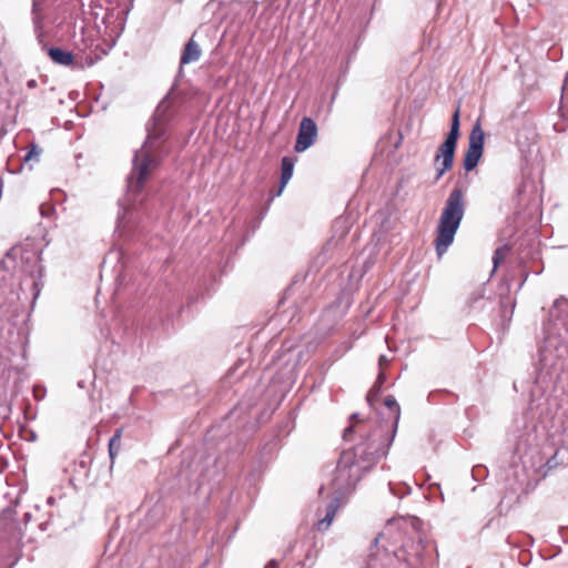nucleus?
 <instances>
[{"label": "nucleus", "instance_id": "1", "mask_svg": "<svg viewBox=\"0 0 568 568\" xmlns=\"http://www.w3.org/2000/svg\"><path fill=\"white\" fill-rule=\"evenodd\" d=\"M361 437L365 440L353 449L342 453L338 460L333 487L336 493L344 494L355 487L363 474L369 470L381 456L379 445L369 435L359 428Z\"/></svg>", "mask_w": 568, "mask_h": 568}, {"label": "nucleus", "instance_id": "2", "mask_svg": "<svg viewBox=\"0 0 568 568\" xmlns=\"http://www.w3.org/2000/svg\"><path fill=\"white\" fill-rule=\"evenodd\" d=\"M465 213L464 193L460 189H454L446 200L445 207L440 214L437 235L435 239L436 251L442 256L452 245L455 234L460 225Z\"/></svg>", "mask_w": 568, "mask_h": 568}, {"label": "nucleus", "instance_id": "3", "mask_svg": "<svg viewBox=\"0 0 568 568\" xmlns=\"http://www.w3.org/2000/svg\"><path fill=\"white\" fill-rule=\"evenodd\" d=\"M160 131L149 132L148 139L140 150L135 152L133 169L128 180L129 194L138 193L149 178L151 171L156 166L155 139Z\"/></svg>", "mask_w": 568, "mask_h": 568}, {"label": "nucleus", "instance_id": "4", "mask_svg": "<svg viewBox=\"0 0 568 568\" xmlns=\"http://www.w3.org/2000/svg\"><path fill=\"white\" fill-rule=\"evenodd\" d=\"M459 108L453 114L450 131L446 136V140L437 150L435 162L442 159L440 166L437 168V179H439L446 171L450 170L454 163L455 150L457 145V140L459 136Z\"/></svg>", "mask_w": 568, "mask_h": 568}, {"label": "nucleus", "instance_id": "5", "mask_svg": "<svg viewBox=\"0 0 568 568\" xmlns=\"http://www.w3.org/2000/svg\"><path fill=\"white\" fill-rule=\"evenodd\" d=\"M484 140H485V133L481 129L479 121H477L471 129V132L469 135L468 149L464 156L463 165L466 171H471L477 166V164L483 155Z\"/></svg>", "mask_w": 568, "mask_h": 568}, {"label": "nucleus", "instance_id": "6", "mask_svg": "<svg viewBox=\"0 0 568 568\" xmlns=\"http://www.w3.org/2000/svg\"><path fill=\"white\" fill-rule=\"evenodd\" d=\"M394 555L407 562L410 568H420L424 562L425 545L422 539L417 542L406 541L402 544L399 549H393Z\"/></svg>", "mask_w": 568, "mask_h": 568}, {"label": "nucleus", "instance_id": "7", "mask_svg": "<svg viewBox=\"0 0 568 568\" xmlns=\"http://www.w3.org/2000/svg\"><path fill=\"white\" fill-rule=\"evenodd\" d=\"M317 136V125L311 118H303L295 143V151L301 153L312 146Z\"/></svg>", "mask_w": 568, "mask_h": 568}, {"label": "nucleus", "instance_id": "8", "mask_svg": "<svg viewBox=\"0 0 568 568\" xmlns=\"http://www.w3.org/2000/svg\"><path fill=\"white\" fill-rule=\"evenodd\" d=\"M560 355L558 354L557 339L554 337H547L545 345L539 351V366L541 371H549L556 368L559 362Z\"/></svg>", "mask_w": 568, "mask_h": 568}, {"label": "nucleus", "instance_id": "9", "mask_svg": "<svg viewBox=\"0 0 568 568\" xmlns=\"http://www.w3.org/2000/svg\"><path fill=\"white\" fill-rule=\"evenodd\" d=\"M407 525V520L405 519H394L387 523L384 530L374 539L375 544H378L381 539H389V545L384 546L386 550H390V547H395L399 541H402V532L404 526Z\"/></svg>", "mask_w": 568, "mask_h": 568}, {"label": "nucleus", "instance_id": "10", "mask_svg": "<svg viewBox=\"0 0 568 568\" xmlns=\"http://www.w3.org/2000/svg\"><path fill=\"white\" fill-rule=\"evenodd\" d=\"M202 54L200 44L194 40V36L186 42L182 55L181 65L196 62Z\"/></svg>", "mask_w": 568, "mask_h": 568}, {"label": "nucleus", "instance_id": "11", "mask_svg": "<svg viewBox=\"0 0 568 568\" xmlns=\"http://www.w3.org/2000/svg\"><path fill=\"white\" fill-rule=\"evenodd\" d=\"M134 221L135 219L132 209L126 205H122V209L118 214L115 233L119 234V236H124L126 230L134 223Z\"/></svg>", "mask_w": 568, "mask_h": 568}, {"label": "nucleus", "instance_id": "12", "mask_svg": "<svg viewBox=\"0 0 568 568\" xmlns=\"http://www.w3.org/2000/svg\"><path fill=\"white\" fill-rule=\"evenodd\" d=\"M48 54L50 59L59 65L70 67L74 62V55L70 51L63 50L61 48H49Z\"/></svg>", "mask_w": 568, "mask_h": 568}, {"label": "nucleus", "instance_id": "13", "mask_svg": "<svg viewBox=\"0 0 568 568\" xmlns=\"http://www.w3.org/2000/svg\"><path fill=\"white\" fill-rule=\"evenodd\" d=\"M339 508V499L336 497L334 498L326 507L325 516L318 520L317 523V529L321 531H325L329 528L332 525L335 515Z\"/></svg>", "mask_w": 568, "mask_h": 568}, {"label": "nucleus", "instance_id": "14", "mask_svg": "<svg viewBox=\"0 0 568 568\" xmlns=\"http://www.w3.org/2000/svg\"><path fill=\"white\" fill-rule=\"evenodd\" d=\"M294 163L290 158H283L282 160V174H281V187L277 192V195L282 193L285 185L288 183L293 175Z\"/></svg>", "mask_w": 568, "mask_h": 568}, {"label": "nucleus", "instance_id": "15", "mask_svg": "<svg viewBox=\"0 0 568 568\" xmlns=\"http://www.w3.org/2000/svg\"><path fill=\"white\" fill-rule=\"evenodd\" d=\"M121 435H122V430L118 429L109 442V454H110V458L112 462H113L115 455L120 452Z\"/></svg>", "mask_w": 568, "mask_h": 568}, {"label": "nucleus", "instance_id": "16", "mask_svg": "<svg viewBox=\"0 0 568 568\" xmlns=\"http://www.w3.org/2000/svg\"><path fill=\"white\" fill-rule=\"evenodd\" d=\"M509 250L510 248L508 245H503L495 251L494 256H493L494 271L497 268L499 263L505 260Z\"/></svg>", "mask_w": 568, "mask_h": 568}, {"label": "nucleus", "instance_id": "17", "mask_svg": "<svg viewBox=\"0 0 568 568\" xmlns=\"http://www.w3.org/2000/svg\"><path fill=\"white\" fill-rule=\"evenodd\" d=\"M384 405L388 409L394 412V423H395V426H396L397 423H398V418H399V405L397 404L396 399L393 396H387L385 398V400H384Z\"/></svg>", "mask_w": 568, "mask_h": 568}, {"label": "nucleus", "instance_id": "18", "mask_svg": "<svg viewBox=\"0 0 568 568\" xmlns=\"http://www.w3.org/2000/svg\"><path fill=\"white\" fill-rule=\"evenodd\" d=\"M40 153H41V150L38 146L32 145L31 150L26 154L24 161H27V162L31 161V160L39 161Z\"/></svg>", "mask_w": 568, "mask_h": 568}, {"label": "nucleus", "instance_id": "19", "mask_svg": "<svg viewBox=\"0 0 568 568\" xmlns=\"http://www.w3.org/2000/svg\"><path fill=\"white\" fill-rule=\"evenodd\" d=\"M561 103H568V71L562 85Z\"/></svg>", "mask_w": 568, "mask_h": 568}, {"label": "nucleus", "instance_id": "20", "mask_svg": "<svg viewBox=\"0 0 568 568\" xmlns=\"http://www.w3.org/2000/svg\"><path fill=\"white\" fill-rule=\"evenodd\" d=\"M378 392H379L378 387H377V388H376V387H373V388L368 392V394H367V400H368V403H369V404H372V403H373V400L376 398V396H377Z\"/></svg>", "mask_w": 568, "mask_h": 568}, {"label": "nucleus", "instance_id": "21", "mask_svg": "<svg viewBox=\"0 0 568 568\" xmlns=\"http://www.w3.org/2000/svg\"><path fill=\"white\" fill-rule=\"evenodd\" d=\"M561 306H566L568 307V301L564 297H560V298H557L554 303V310L558 308V307H561Z\"/></svg>", "mask_w": 568, "mask_h": 568}, {"label": "nucleus", "instance_id": "22", "mask_svg": "<svg viewBox=\"0 0 568 568\" xmlns=\"http://www.w3.org/2000/svg\"><path fill=\"white\" fill-rule=\"evenodd\" d=\"M355 426H356L355 424H352L351 426L345 428L344 434H343L344 439L349 438L351 434L355 432Z\"/></svg>", "mask_w": 568, "mask_h": 568}, {"label": "nucleus", "instance_id": "23", "mask_svg": "<svg viewBox=\"0 0 568 568\" xmlns=\"http://www.w3.org/2000/svg\"><path fill=\"white\" fill-rule=\"evenodd\" d=\"M383 382H384V374L381 372L378 374L377 382L375 383V385L373 387L379 388L381 385L383 384Z\"/></svg>", "mask_w": 568, "mask_h": 568}, {"label": "nucleus", "instance_id": "24", "mask_svg": "<svg viewBox=\"0 0 568 568\" xmlns=\"http://www.w3.org/2000/svg\"><path fill=\"white\" fill-rule=\"evenodd\" d=\"M37 85H38V83H37V81H36V80H33V79H32V80H29V81L27 82V87H28L29 89H34V88H37Z\"/></svg>", "mask_w": 568, "mask_h": 568}, {"label": "nucleus", "instance_id": "25", "mask_svg": "<svg viewBox=\"0 0 568 568\" xmlns=\"http://www.w3.org/2000/svg\"><path fill=\"white\" fill-rule=\"evenodd\" d=\"M266 568H278V562L276 560H271Z\"/></svg>", "mask_w": 568, "mask_h": 568}, {"label": "nucleus", "instance_id": "26", "mask_svg": "<svg viewBox=\"0 0 568 568\" xmlns=\"http://www.w3.org/2000/svg\"><path fill=\"white\" fill-rule=\"evenodd\" d=\"M384 363H387V358H386V356H385V355H381V356H379V366H383V365H384Z\"/></svg>", "mask_w": 568, "mask_h": 568}, {"label": "nucleus", "instance_id": "27", "mask_svg": "<svg viewBox=\"0 0 568 568\" xmlns=\"http://www.w3.org/2000/svg\"><path fill=\"white\" fill-rule=\"evenodd\" d=\"M351 419H352V420H356V423H359V420H358V415H357V414H353V415L351 416Z\"/></svg>", "mask_w": 568, "mask_h": 568}, {"label": "nucleus", "instance_id": "28", "mask_svg": "<svg viewBox=\"0 0 568 568\" xmlns=\"http://www.w3.org/2000/svg\"><path fill=\"white\" fill-rule=\"evenodd\" d=\"M38 7V0H33V9L36 10Z\"/></svg>", "mask_w": 568, "mask_h": 568}]
</instances>
